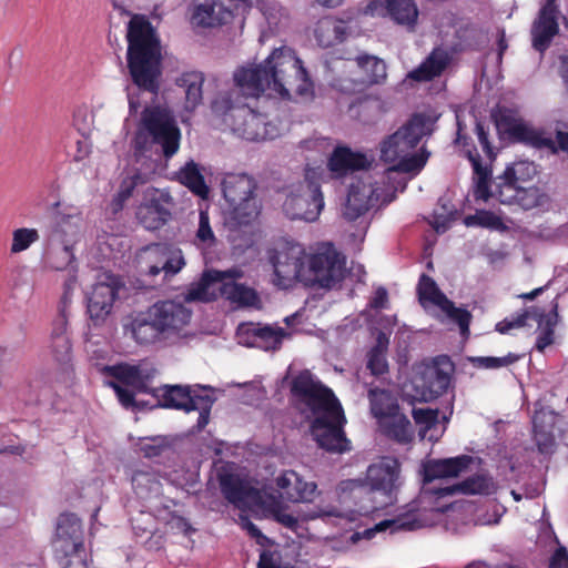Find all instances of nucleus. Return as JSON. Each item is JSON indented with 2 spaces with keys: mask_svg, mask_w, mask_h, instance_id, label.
Returning a JSON list of instances; mask_svg holds the SVG:
<instances>
[{
  "mask_svg": "<svg viewBox=\"0 0 568 568\" xmlns=\"http://www.w3.org/2000/svg\"><path fill=\"white\" fill-rule=\"evenodd\" d=\"M159 405L165 408L181 409L186 413L196 410L199 418L196 427L202 430L210 419L211 408L215 397L209 394V388L196 385L195 387L182 385H164L152 389Z\"/></svg>",
  "mask_w": 568,
  "mask_h": 568,
  "instance_id": "8",
  "label": "nucleus"
},
{
  "mask_svg": "<svg viewBox=\"0 0 568 568\" xmlns=\"http://www.w3.org/2000/svg\"><path fill=\"white\" fill-rule=\"evenodd\" d=\"M74 247L62 242L48 241L45 239V248L43 253L44 266L52 271H64L68 267L73 268L75 256Z\"/></svg>",
  "mask_w": 568,
  "mask_h": 568,
  "instance_id": "33",
  "label": "nucleus"
},
{
  "mask_svg": "<svg viewBox=\"0 0 568 568\" xmlns=\"http://www.w3.org/2000/svg\"><path fill=\"white\" fill-rule=\"evenodd\" d=\"M273 518L281 525L292 530L296 529L298 524L297 518L295 516H293L292 514H287L282 509H275L273 511Z\"/></svg>",
  "mask_w": 568,
  "mask_h": 568,
  "instance_id": "62",
  "label": "nucleus"
},
{
  "mask_svg": "<svg viewBox=\"0 0 568 568\" xmlns=\"http://www.w3.org/2000/svg\"><path fill=\"white\" fill-rule=\"evenodd\" d=\"M179 145L180 130L172 113L162 106L145 108L132 141V171L122 180L119 192L110 203L113 214L123 209L136 186L153 178L162 156L171 158Z\"/></svg>",
  "mask_w": 568,
  "mask_h": 568,
  "instance_id": "2",
  "label": "nucleus"
},
{
  "mask_svg": "<svg viewBox=\"0 0 568 568\" xmlns=\"http://www.w3.org/2000/svg\"><path fill=\"white\" fill-rule=\"evenodd\" d=\"M400 465L396 458L383 457L366 471V483L358 479L343 480L337 486L339 499H353L361 514H368L392 503V493L397 487Z\"/></svg>",
  "mask_w": 568,
  "mask_h": 568,
  "instance_id": "5",
  "label": "nucleus"
},
{
  "mask_svg": "<svg viewBox=\"0 0 568 568\" xmlns=\"http://www.w3.org/2000/svg\"><path fill=\"white\" fill-rule=\"evenodd\" d=\"M357 65L366 73V81L369 84L382 83L387 75L385 62L371 54H359L356 57Z\"/></svg>",
  "mask_w": 568,
  "mask_h": 568,
  "instance_id": "43",
  "label": "nucleus"
},
{
  "mask_svg": "<svg viewBox=\"0 0 568 568\" xmlns=\"http://www.w3.org/2000/svg\"><path fill=\"white\" fill-rule=\"evenodd\" d=\"M388 303V294L386 288L378 287L375 291L373 298L369 301V307L374 310H382L387 306Z\"/></svg>",
  "mask_w": 568,
  "mask_h": 568,
  "instance_id": "64",
  "label": "nucleus"
},
{
  "mask_svg": "<svg viewBox=\"0 0 568 568\" xmlns=\"http://www.w3.org/2000/svg\"><path fill=\"white\" fill-rule=\"evenodd\" d=\"M385 435L400 444L410 443L414 430L409 419L398 410L379 422Z\"/></svg>",
  "mask_w": 568,
  "mask_h": 568,
  "instance_id": "38",
  "label": "nucleus"
},
{
  "mask_svg": "<svg viewBox=\"0 0 568 568\" xmlns=\"http://www.w3.org/2000/svg\"><path fill=\"white\" fill-rule=\"evenodd\" d=\"M465 222L467 225L477 224L484 227H490L495 230H498L504 225L499 216L486 211H481L476 213L475 215L467 216Z\"/></svg>",
  "mask_w": 568,
  "mask_h": 568,
  "instance_id": "54",
  "label": "nucleus"
},
{
  "mask_svg": "<svg viewBox=\"0 0 568 568\" xmlns=\"http://www.w3.org/2000/svg\"><path fill=\"white\" fill-rule=\"evenodd\" d=\"M496 122L499 128L518 141L529 142L531 144H537L539 142L537 133L530 126L521 120L515 119L506 111L500 112Z\"/></svg>",
  "mask_w": 568,
  "mask_h": 568,
  "instance_id": "39",
  "label": "nucleus"
},
{
  "mask_svg": "<svg viewBox=\"0 0 568 568\" xmlns=\"http://www.w3.org/2000/svg\"><path fill=\"white\" fill-rule=\"evenodd\" d=\"M120 286L119 277L112 273L103 272L98 275L88 296V313L94 324L103 322L111 313Z\"/></svg>",
  "mask_w": 568,
  "mask_h": 568,
  "instance_id": "17",
  "label": "nucleus"
},
{
  "mask_svg": "<svg viewBox=\"0 0 568 568\" xmlns=\"http://www.w3.org/2000/svg\"><path fill=\"white\" fill-rule=\"evenodd\" d=\"M546 201L547 196L541 193L538 187H525L521 185L515 204L519 205L524 210H531L544 205Z\"/></svg>",
  "mask_w": 568,
  "mask_h": 568,
  "instance_id": "47",
  "label": "nucleus"
},
{
  "mask_svg": "<svg viewBox=\"0 0 568 568\" xmlns=\"http://www.w3.org/2000/svg\"><path fill=\"white\" fill-rule=\"evenodd\" d=\"M307 254L297 243H285L276 247L270 256L274 268L273 283L280 288H288L296 281L305 278Z\"/></svg>",
  "mask_w": 568,
  "mask_h": 568,
  "instance_id": "12",
  "label": "nucleus"
},
{
  "mask_svg": "<svg viewBox=\"0 0 568 568\" xmlns=\"http://www.w3.org/2000/svg\"><path fill=\"white\" fill-rule=\"evenodd\" d=\"M449 61V53L445 49L436 48L418 68L409 72L408 77L416 81L432 80L443 73Z\"/></svg>",
  "mask_w": 568,
  "mask_h": 568,
  "instance_id": "34",
  "label": "nucleus"
},
{
  "mask_svg": "<svg viewBox=\"0 0 568 568\" xmlns=\"http://www.w3.org/2000/svg\"><path fill=\"white\" fill-rule=\"evenodd\" d=\"M476 134L478 138V141L483 148V151L487 154L489 159L494 158V152L490 145V142L488 140V132L485 130V126L480 123H476Z\"/></svg>",
  "mask_w": 568,
  "mask_h": 568,
  "instance_id": "61",
  "label": "nucleus"
},
{
  "mask_svg": "<svg viewBox=\"0 0 568 568\" xmlns=\"http://www.w3.org/2000/svg\"><path fill=\"white\" fill-rule=\"evenodd\" d=\"M216 242L213 230L210 225V219L206 211H200L199 226L195 233V243L197 246L212 247Z\"/></svg>",
  "mask_w": 568,
  "mask_h": 568,
  "instance_id": "49",
  "label": "nucleus"
},
{
  "mask_svg": "<svg viewBox=\"0 0 568 568\" xmlns=\"http://www.w3.org/2000/svg\"><path fill=\"white\" fill-rule=\"evenodd\" d=\"M82 229L83 220L79 214H59L48 229L45 239L74 247L81 239Z\"/></svg>",
  "mask_w": 568,
  "mask_h": 568,
  "instance_id": "28",
  "label": "nucleus"
},
{
  "mask_svg": "<svg viewBox=\"0 0 568 568\" xmlns=\"http://www.w3.org/2000/svg\"><path fill=\"white\" fill-rule=\"evenodd\" d=\"M433 131V121L425 114H414L395 133L383 141L381 146V156L383 161L395 163L386 170L388 180L394 179L395 174L405 173L414 176L425 166L429 153L422 150L420 153H410L419 143L423 136Z\"/></svg>",
  "mask_w": 568,
  "mask_h": 568,
  "instance_id": "6",
  "label": "nucleus"
},
{
  "mask_svg": "<svg viewBox=\"0 0 568 568\" xmlns=\"http://www.w3.org/2000/svg\"><path fill=\"white\" fill-rule=\"evenodd\" d=\"M128 68L134 87H128V101L131 113L141 106L139 94L149 92L156 95L161 75V47L150 21L142 16H133L128 24Z\"/></svg>",
  "mask_w": 568,
  "mask_h": 568,
  "instance_id": "3",
  "label": "nucleus"
},
{
  "mask_svg": "<svg viewBox=\"0 0 568 568\" xmlns=\"http://www.w3.org/2000/svg\"><path fill=\"white\" fill-rule=\"evenodd\" d=\"M559 13L556 0H546L545 4L538 11L530 29L531 44L538 52H545L549 48L554 37L558 34Z\"/></svg>",
  "mask_w": 568,
  "mask_h": 568,
  "instance_id": "21",
  "label": "nucleus"
},
{
  "mask_svg": "<svg viewBox=\"0 0 568 568\" xmlns=\"http://www.w3.org/2000/svg\"><path fill=\"white\" fill-rule=\"evenodd\" d=\"M534 320L537 323L539 332L536 348L539 352L554 343L555 327L558 324V302L556 298L544 306L527 307L521 314L511 320H504L496 325V331L506 334L513 328H519L526 325L527 320Z\"/></svg>",
  "mask_w": 568,
  "mask_h": 568,
  "instance_id": "10",
  "label": "nucleus"
},
{
  "mask_svg": "<svg viewBox=\"0 0 568 568\" xmlns=\"http://www.w3.org/2000/svg\"><path fill=\"white\" fill-rule=\"evenodd\" d=\"M221 6L214 0H194L192 23L199 27H214L222 22Z\"/></svg>",
  "mask_w": 568,
  "mask_h": 568,
  "instance_id": "42",
  "label": "nucleus"
},
{
  "mask_svg": "<svg viewBox=\"0 0 568 568\" xmlns=\"http://www.w3.org/2000/svg\"><path fill=\"white\" fill-rule=\"evenodd\" d=\"M547 414L545 412H538L534 415V438L537 447L541 454L552 453L555 447V437L550 428L546 429L544 426Z\"/></svg>",
  "mask_w": 568,
  "mask_h": 568,
  "instance_id": "44",
  "label": "nucleus"
},
{
  "mask_svg": "<svg viewBox=\"0 0 568 568\" xmlns=\"http://www.w3.org/2000/svg\"><path fill=\"white\" fill-rule=\"evenodd\" d=\"M323 207L322 192L314 182L301 184L297 193H291L283 204L286 216L305 222L316 221Z\"/></svg>",
  "mask_w": 568,
  "mask_h": 568,
  "instance_id": "16",
  "label": "nucleus"
},
{
  "mask_svg": "<svg viewBox=\"0 0 568 568\" xmlns=\"http://www.w3.org/2000/svg\"><path fill=\"white\" fill-rule=\"evenodd\" d=\"M203 83L204 75L197 71L185 72L178 79V84L184 89L186 110H194L201 103Z\"/></svg>",
  "mask_w": 568,
  "mask_h": 568,
  "instance_id": "40",
  "label": "nucleus"
},
{
  "mask_svg": "<svg viewBox=\"0 0 568 568\" xmlns=\"http://www.w3.org/2000/svg\"><path fill=\"white\" fill-rule=\"evenodd\" d=\"M314 32L317 43L323 48H329L344 41L349 28L343 20L323 18L317 22Z\"/></svg>",
  "mask_w": 568,
  "mask_h": 568,
  "instance_id": "35",
  "label": "nucleus"
},
{
  "mask_svg": "<svg viewBox=\"0 0 568 568\" xmlns=\"http://www.w3.org/2000/svg\"><path fill=\"white\" fill-rule=\"evenodd\" d=\"M257 568H294L290 562H285L277 551L264 550L260 555Z\"/></svg>",
  "mask_w": 568,
  "mask_h": 568,
  "instance_id": "57",
  "label": "nucleus"
},
{
  "mask_svg": "<svg viewBox=\"0 0 568 568\" xmlns=\"http://www.w3.org/2000/svg\"><path fill=\"white\" fill-rule=\"evenodd\" d=\"M497 489L498 484L493 476L486 471H480L455 485L438 488L435 493L438 496H449L455 494L489 496L495 494Z\"/></svg>",
  "mask_w": 568,
  "mask_h": 568,
  "instance_id": "27",
  "label": "nucleus"
},
{
  "mask_svg": "<svg viewBox=\"0 0 568 568\" xmlns=\"http://www.w3.org/2000/svg\"><path fill=\"white\" fill-rule=\"evenodd\" d=\"M365 13L388 16L394 22L408 30H414L418 18V9L414 0H372L367 4Z\"/></svg>",
  "mask_w": 568,
  "mask_h": 568,
  "instance_id": "22",
  "label": "nucleus"
},
{
  "mask_svg": "<svg viewBox=\"0 0 568 568\" xmlns=\"http://www.w3.org/2000/svg\"><path fill=\"white\" fill-rule=\"evenodd\" d=\"M479 464V458L469 455L430 460L425 466L424 479L430 483L435 479L458 477L463 473L477 468Z\"/></svg>",
  "mask_w": 568,
  "mask_h": 568,
  "instance_id": "25",
  "label": "nucleus"
},
{
  "mask_svg": "<svg viewBox=\"0 0 568 568\" xmlns=\"http://www.w3.org/2000/svg\"><path fill=\"white\" fill-rule=\"evenodd\" d=\"M106 375L113 377L115 383L128 386L139 393H152L149 387L150 381L156 375L154 365L144 359L138 364L121 363L113 366H105Z\"/></svg>",
  "mask_w": 568,
  "mask_h": 568,
  "instance_id": "18",
  "label": "nucleus"
},
{
  "mask_svg": "<svg viewBox=\"0 0 568 568\" xmlns=\"http://www.w3.org/2000/svg\"><path fill=\"white\" fill-rule=\"evenodd\" d=\"M108 385L114 389L119 402L125 408L135 406V400H134V392L135 390L134 389H132V388L129 389L128 386L120 385L119 383H115V382H109Z\"/></svg>",
  "mask_w": 568,
  "mask_h": 568,
  "instance_id": "60",
  "label": "nucleus"
},
{
  "mask_svg": "<svg viewBox=\"0 0 568 568\" xmlns=\"http://www.w3.org/2000/svg\"><path fill=\"white\" fill-rule=\"evenodd\" d=\"M171 196L168 192L158 189H148L144 202L136 210L138 221L146 230H158L164 225L171 216L169 204Z\"/></svg>",
  "mask_w": 568,
  "mask_h": 568,
  "instance_id": "20",
  "label": "nucleus"
},
{
  "mask_svg": "<svg viewBox=\"0 0 568 568\" xmlns=\"http://www.w3.org/2000/svg\"><path fill=\"white\" fill-rule=\"evenodd\" d=\"M233 79L235 88L220 92L212 102V111L229 126L237 118V109L246 105L241 97L258 98L266 93L268 97L290 98L292 92L305 95L312 89L302 61L287 47L274 49L260 64L237 69Z\"/></svg>",
  "mask_w": 568,
  "mask_h": 568,
  "instance_id": "1",
  "label": "nucleus"
},
{
  "mask_svg": "<svg viewBox=\"0 0 568 568\" xmlns=\"http://www.w3.org/2000/svg\"><path fill=\"white\" fill-rule=\"evenodd\" d=\"M132 484L140 498H146L150 493L158 491L159 489V481L154 480L148 473L134 474Z\"/></svg>",
  "mask_w": 568,
  "mask_h": 568,
  "instance_id": "51",
  "label": "nucleus"
},
{
  "mask_svg": "<svg viewBox=\"0 0 568 568\" xmlns=\"http://www.w3.org/2000/svg\"><path fill=\"white\" fill-rule=\"evenodd\" d=\"M40 239L36 229L20 227L12 232V242L10 246L11 254H19L27 251L33 243Z\"/></svg>",
  "mask_w": 568,
  "mask_h": 568,
  "instance_id": "46",
  "label": "nucleus"
},
{
  "mask_svg": "<svg viewBox=\"0 0 568 568\" xmlns=\"http://www.w3.org/2000/svg\"><path fill=\"white\" fill-rule=\"evenodd\" d=\"M234 275L220 272V271H207L203 273L199 282L190 285L185 293L186 302H210L222 295V286L226 277H233Z\"/></svg>",
  "mask_w": 568,
  "mask_h": 568,
  "instance_id": "26",
  "label": "nucleus"
},
{
  "mask_svg": "<svg viewBox=\"0 0 568 568\" xmlns=\"http://www.w3.org/2000/svg\"><path fill=\"white\" fill-rule=\"evenodd\" d=\"M223 195L234 219L240 224H248L258 214L254 196L256 184L247 174H227L223 182Z\"/></svg>",
  "mask_w": 568,
  "mask_h": 568,
  "instance_id": "11",
  "label": "nucleus"
},
{
  "mask_svg": "<svg viewBox=\"0 0 568 568\" xmlns=\"http://www.w3.org/2000/svg\"><path fill=\"white\" fill-rule=\"evenodd\" d=\"M220 487L225 499L239 508L256 501L258 497L255 488L234 474H222Z\"/></svg>",
  "mask_w": 568,
  "mask_h": 568,
  "instance_id": "30",
  "label": "nucleus"
},
{
  "mask_svg": "<svg viewBox=\"0 0 568 568\" xmlns=\"http://www.w3.org/2000/svg\"><path fill=\"white\" fill-rule=\"evenodd\" d=\"M58 559L61 561L63 568H91L88 562L85 549L78 550L74 554H70V556Z\"/></svg>",
  "mask_w": 568,
  "mask_h": 568,
  "instance_id": "59",
  "label": "nucleus"
},
{
  "mask_svg": "<svg viewBox=\"0 0 568 568\" xmlns=\"http://www.w3.org/2000/svg\"><path fill=\"white\" fill-rule=\"evenodd\" d=\"M254 336L261 341V347L265 349H276L285 336L283 328H273L271 326L254 328Z\"/></svg>",
  "mask_w": 568,
  "mask_h": 568,
  "instance_id": "48",
  "label": "nucleus"
},
{
  "mask_svg": "<svg viewBox=\"0 0 568 568\" xmlns=\"http://www.w3.org/2000/svg\"><path fill=\"white\" fill-rule=\"evenodd\" d=\"M392 527L393 530H405L410 531L422 527L420 521L416 518V515H406L397 517L390 520H383L376 525V530L383 531Z\"/></svg>",
  "mask_w": 568,
  "mask_h": 568,
  "instance_id": "50",
  "label": "nucleus"
},
{
  "mask_svg": "<svg viewBox=\"0 0 568 568\" xmlns=\"http://www.w3.org/2000/svg\"><path fill=\"white\" fill-rule=\"evenodd\" d=\"M180 181L193 193L205 197L209 189L195 163H187L179 173Z\"/></svg>",
  "mask_w": 568,
  "mask_h": 568,
  "instance_id": "45",
  "label": "nucleus"
},
{
  "mask_svg": "<svg viewBox=\"0 0 568 568\" xmlns=\"http://www.w3.org/2000/svg\"><path fill=\"white\" fill-rule=\"evenodd\" d=\"M52 547L57 558H63L84 549L82 524L74 514L59 516Z\"/></svg>",
  "mask_w": 568,
  "mask_h": 568,
  "instance_id": "19",
  "label": "nucleus"
},
{
  "mask_svg": "<svg viewBox=\"0 0 568 568\" xmlns=\"http://www.w3.org/2000/svg\"><path fill=\"white\" fill-rule=\"evenodd\" d=\"M518 359L517 355L508 354L503 357H471L470 362L474 366L486 369H495L504 366H508Z\"/></svg>",
  "mask_w": 568,
  "mask_h": 568,
  "instance_id": "52",
  "label": "nucleus"
},
{
  "mask_svg": "<svg viewBox=\"0 0 568 568\" xmlns=\"http://www.w3.org/2000/svg\"><path fill=\"white\" fill-rule=\"evenodd\" d=\"M367 368L375 376L383 375L387 372L388 365L385 353L381 347H373L367 354Z\"/></svg>",
  "mask_w": 568,
  "mask_h": 568,
  "instance_id": "53",
  "label": "nucleus"
},
{
  "mask_svg": "<svg viewBox=\"0 0 568 568\" xmlns=\"http://www.w3.org/2000/svg\"><path fill=\"white\" fill-rule=\"evenodd\" d=\"M185 265L184 257L180 250H174L165 257L162 268L165 277L173 276L179 273Z\"/></svg>",
  "mask_w": 568,
  "mask_h": 568,
  "instance_id": "56",
  "label": "nucleus"
},
{
  "mask_svg": "<svg viewBox=\"0 0 568 568\" xmlns=\"http://www.w3.org/2000/svg\"><path fill=\"white\" fill-rule=\"evenodd\" d=\"M226 273H230L231 275L233 274L234 276L226 277L224 281V286H222V296L240 307L261 308L262 301L258 293L253 287L234 281V278L242 276V272L231 270Z\"/></svg>",
  "mask_w": 568,
  "mask_h": 568,
  "instance_id": "32",
  "label": "nucleus"
},
{
  "mask_svg": "<svg viewBox=\"0 0 568 568\" xmlns=\"http://www.w3.org/2000/svg\"><path fill=\"white\" fill-rule=\"evenodd\" d=\"M192 314L182 302L158 301L132 318L125 329L142 346L175 345L192 335Z\"/></svg>",
  "mask_w": 568,
  "mask_h": 568,
  "instance_id": "4",
  "label": "nucleus"
},
{
  "mask_svg": "<svg viewBox=\"0 0 568 568\" xmlns=\"http://www.w3.org/2000/svg\"><path fill=\"white\" fill-rule=\"evenodd\" d=\"M378 199V189L373 183L361 180L351 185L343 216L348 221H355L375 205Z\"/></svg>",
  "mask_w": 568,
  "mask_h": 568,
  "instance_id": "24",
  "label": "nucleus"
},
{
  "mask_svg": "<svg viewBox=\"0 0 568 568\" xmlns=\"http://www.w3.org/2000/svg\"><path fill=\"white\" fill-rule=\"evenodd\" d=\"M276 486L282 499L292 503L311 500L316 485L304 481L295 471L286 470L276 478Z\"/></svg>",
  "mask_w": 568,
  "mask_h": 568,
  "instance_id": "31",
  "label": "nucleus"
},
{
  "mask_svg": "<svg viewBox=\"0 0 568 568\" xmlns=\"http://www.w3.org/2000/svg\"><path fill=\"white\" fill-rule=\"evenodd\" d=\"M344 261L339 254L328 248L312 256L307 255L305 267V285H318L323 288H332L343 280Z\"/></svg>",
  "mask_w": 568,
  "mask_h": 568,
  "instance_id": "15",
  "label": "nucleus"
},
{
  "mask_svg": "<svg viewBox=\"0 0 568 568\" xmlns=\"http://www.w3.org/2000/svg\"><path fill=\"white\" fill-rule=\"evenodd\" d=\"M453 369V363L447 356L437 357L435 359L434 366L428 368L425 373L429 392L433 395L439 396L448 389Z\"/></svg>",
  "mask_w": 568,
  "mask_h": 568,
  "instance_id": "36",
  "label": "nucleus"
},
{
  "mask_svg": "<svg viewBox=\"0 0 568 568\" xmlns=\"http://www.w3.org/2000/svg\"><path fill=\"white\" fill-rule=\"evenodd\" d=\"M549 568H568V551L559 547L551 556Z\"/></svg>",
  "mask_w": 568,
  "mask_h": 568,
  "instance_id": "63",
  "label": "nucleus"
},
{
  "mask_svg": "<svg viewBox=\"0 0 568 568\" xmlns=\"http://www.w3.org/2000/svg\"><path fill=\"white\" fill-rule=\"evenodd\" d=\"M50 347L58 364L67 366L71 363L72 344L68 331V314L64 308L59 311V315L53 321Z\"/></svg>",
  "mask_w": 568,
  "mask_h": 568,
  "instance_id": "29",
  "label": "nucleus"
},
{
  "mask_svg": "<svg viewBox=\"0 0 568 568\" xmlns=\"http://www.w3.org/2000/svg\"><path fill=\"white\" fill-rule=\"evenodd\" d=\"M367 165L368 160L364 154L352 152L347 148H337L328 162L329 170L337 176L348 171L365 169Z\"/></svg>",
  "mask_w": 568,
  "mask_h": 568,
  "instance_id": "37",
  "label": "nucleus"
},
{
  "mask_svg": "<svg viewBox=\"0 0 568 568\" xmlns=\"http://www.w3.org/2000/svg\"><path fill=\"white\" fill-rule=\"evenodd\" d=\"M413 418L416 424L424 426L420 430V436L424 437L425 432L437 424L438 412L430 408H414Z\"/></svg>",
  "mask_w": 568,
  "mask_h": 568,
  "instance_id": "55",
  "label": "nucleus"
},
{
  "mask_svg": "<svg viewBox=\"0 0 568 568\" xmlns=\"http://www.w3.org/2000/svg\"><path fill=\"white\" fill-rule=\"evenodd\" d=\"M368 399L371 412L378 423L398 410L396 398L386 389L371 388Z\"/></svg>",
  "mask_w": 568,
  "mask_h": 568,
  "instance_id": "41",
  "label": "nucleus"
},
{
  "mask_svg": "<svg viewBox=\"0 0 568 568\" xmlns=\"http://www.w3.org/2000/svg\"><path fill=\"white\" fill-rule=\"evenodd\" d=\"M312 418L311 432L320 447L335 453L348 449V440L343 432L345 417L341 405Z\"/></svg>",
  "mask_w": 568,
  "mask_h": 568,
  "instance_id": "13",
  "label": "nucleus"
},
{
  "mask_svg": "<svg viewBox=\"0 0 568 568\" xmlns=\"http://www.w3.org/2000/svg\"><path fill=\"white\" fill-rule=\"evenodd\" d=\"M417 293L423 307H426L427 304L437 306L449 321L458 325L463 336L467 337L469 335V324L473 318L470 312L455 306L454 302L438 288L432 277L425 274L420 276Z\"/></svg>",
  "mask_w": 568,
  "mask_h": 568,
  "instance_id": "14",
  "label": "nucleus"
},
{
  "mask_svg": "<svg viewBox=\"0 0 568 568\" xmlns=\"http://www.w3.org/2000/svg\"><path fill=\"white\" fill-rule=\"evenodd\" d=\"M230 128L247 141H262L274 136L265 116L247 105L237 109V118L230 122Z\"/></svg>",
  "mask_w": 568,
  "mask_h": 568,
  "instance_id": "23",
  "label": "nucleus"
},
{
  "mask_svg": "<svg viewBox=\"0 0 568 568\" xmlns=\"http://www.w3.org/2000/svg\"><path fill=\"white\" fill-rule=\"evenodd\" d=\"M132 528L139 536L151 535L154 530V518L151 514L140 513L131 519Z\"/></svg>",
  "mask_w": 568,
  "mask_h": 568,
  "instance_id": "58",
  "label": "nucleus"
},
{
  "mask_svg": "<svg viewBox=\"0 0 568 568\" xmlns=\"http://www.w3.org/2000/svg\"><path fill=\"white\" fill-rule=\"evenodd\" d=\"M291 393L296 408L306 418H312L341 405L332 389L323 385L307 369L293 377Z\"/></svg>",
  "mask_w": 568,
  "mask_h": 568,
  "instance_id": "9",
  "label": "nucleus"
},
{
  "mask_svg": "<svg viewBox=\"0 0 568 568\" xmlns=\"http://www.w3.org/2000/svg\"><path fill=\"white\" fill-rule=\"evenodd\" d=\"M475 174V197L477 200L487 201L490 196H495L503 204H515L520 190L519 174L531 165L525 162L516 163L511 168H507L503 175L497 178L495 191L489 190L491 171L488 166H484L480 156L471 151L467 152Z\"/></svg>",
  "mask_w": 568,
  "mask_h": 568,
  "instance_id": "7",
  "label": "nucleus"
}]
</instances>
